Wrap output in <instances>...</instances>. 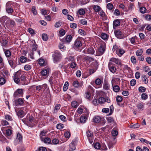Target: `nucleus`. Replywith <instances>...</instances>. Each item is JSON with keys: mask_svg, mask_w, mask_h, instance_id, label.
I'll return each mask as SVG.
<instances>
[{"mask_svg": "<svg viewBox=\"0 0 151 151\" xmlns=\"http://www.w3.org/2000/svg\"><path fill=\"white\" fill-rule=\"evenodd\" d=\"M9 18L6 16H4L0 18V22L1 23H4V22L6 20H8Z\"/></svg>", "mask_w": 151, "mask_h": 151, "instance_id": "16", "label": "nucleus"}, {"mask_svg": "<svg viewBox=\"0 0 151 151\" xmlns=\"http://www.w3.org/2000/svg\"><path fill=\"white\" fill-rule=\"evenodd\" d=\"M17 138L18 139V140H19V142H21L22 140V136L19 133L17 134Z\"/></svg>", "mask_w": 151, "mask_h": 151, "instance_id": "57", "label": "nucleus"}, {"mask_svg": "<svg viewBox=\"0 0 151 151\" xmlns=\"http://www.w3.org/2000/svg\"><path fill=\"white\" fill-rule=\"evenodd\" d=\"M5 83V80L3 78H0V84L2 85L4 84Z\"/></svg>", "mask_w": 151, "mask_h": 151, "instance_id": "64", "label": "nucleus"}, {"mask_svg": "<svg viewBox=\"0 0 151 151\" xmlns=\"http://www.w3.org/2000/svg\"><path fill=\"white\" fill-rule=\"evenodd\" d=\"M24 69L26 70H29L31 68V66L29 65H26L24 66Z\"/></svg>", "mask_w": 151, "mask_h": 151, "instance_id": "50", "label": "nucleus"}, {"mask_svg": "<svg viewBox=\"0 0 151 151\" xmlns=\"http://www.w3.org/2000/svg\"><path fill=\"white\" fill-rule=\"evenodd\" d=\"M72 37L71 35H68L66 36L65 38V40L66 42H70L72 40Z\"/></svg>", "mask_w": 151, "mask_h": 151, "instance_id": "36", "label": "nucleus"}, {"mask_svg": "<svg viewBox=\"0 0 151 151\" xmlns=\"http://www.w3.org/2000/svg\"><path fill=\"white\" fill-rule=\"evenodd\" d=\"M56 127L58 129H60L64 127V125L63 124H58L57 125Z\"/></svg>", "mask_w": 151, "mask_h": 151, "instance_id": "53", "label": "nucleus"}, {"mask_svg": "<svg viewBox=\"0 0 151 151\" xmlns=\"http://www.w3.org/2000/svg\"><path fill=\"white\" fill-rule=\"evenodd\" d=\"M120 25V22L118 19H116L114 21L113 23L114 26L116 27L119 26Z\"/></svg>", "mask_w": 151, "mask_h": 151, "instance_id": "25", "label": "nucleus"}, {"mask_svg": "<svg viewBox=\"0 0 151 151\" xmlns=\"http://www.w3.org/2000/svg\"><path fill=\"white\" fill-rule=\"evenodd\" d=\"M113 87V90L115 92H118L119 91L120 87L118 85H115L112 86Z\"/></svg>", "mask_w": 151, "mask_h": 151, "instance_id": "19", "label": "nucleus"}, {"mask_svg": "<svg viewBox=\"0 0 151 151\" xmlns=\"http://www.w3.org/2000/svg\"><path fill=\"white\" fill-rule=\"evenodd\" d=\"M5 119L8 121H12V117L11 116L8 114L5 115Z\"/></svg>", "mask_w": 151, "mask_h": 151, "instance_id": "44", "label": "nucleus"}, {"mask_svg": "<svg viewBox=\"0 0 151 151\" xmlns=\"http://www.w3.org/2000/svg\"><path fill=\"white\" fill-rule=\"evenodd\" d=\"M27 58L24 56H21L20 58V61L22 63H24L27 61Z\"/></svg>", "mask_w": 151, "mask_h": 151, "instance_id": "48", "label": "nucleus"}, {"mask_svg": "<svg viewBox=\"0 0 151 151\" xmlns=\"http://www.w3.org/2000/svg\"><path fill=\"white\" fill-rule=\"evenodd\" d=\"M140 126V125L138 123H136L133 125H131L130 126L131 128L133 129H136L139 128Z\"/></svg>", "mask_w": 151, "mask_h": 151, "instance_id": "42", "label": "nucleus"}, {"mask_svg": "<svg viewBox=\"0 0 151 151\" xmlns=\"http://www.w3.org/2000/svg\"><path fill=\"white\" fill-rule=\"evenodd\" d=\"M5 24L7 27H13L15 25V23L13 20L10 19L9 18L6 22Z\"/></svg>", "mask_w": 151, "mask_h": 151, "instance_id": "7", "label": "nucleus"}, {"mask_svg": "<svg viewBox=\"0 0 151 151\" xmlns=\"http://www.w3.org/2000/svg\"><path fill=\"white\" fill-rule=\"evenodd\" d=\"M59 48L62 51H63L65 50L66 47L65 46L63 43H60L59 45Z\"/></svg>", "mask_w": 151, "mask_h": 151, "instance_id": "29", "label": "nucleus"}, {"mask_svg": "<svg viewBox=\"0 0 151 151\" xmlns=\"http://www.w3.org/2000/svg\"><path fill=\"white\" fill-rule=\"evenodd\" d=\"M103 88L105 90H108L109 88V86L106 82H104L103 86Z\"/></svg>", "mask_w": 151, "mask_h": 151, "instance_id": "21", "label": "nucleus"}, {"mask_svg": "<svg viewBox=\"0 0 151 151\" xmlns=\"http://www.w3.org/2000/svg\"><path fill=\"white\" fill-rule=\"evenodd\" d=\"M69 84L68 82H66L63 87V90L65 91H67L68 88Z\"/></svg>", "mask_w": 151, "mask_h": 151, "instance_id": "38", "label": "nucleus"}, {"mask_svg": "<svg viewBox=\"0 0 151 151\" xmlns=\"http://www.w3.org/2000/svg\"><path fill=\"white\" fill-rule=\"evenodd\" d=\"M23 95V89H18L14 93V96L15 97H19L22 96Z\"/></svg>", "mask_w": 151, "mask_h": 151, "instance_id": "8", "label": "nucleus"}, {"mask_svg": "<svg viewBox=\"0 0 151 151\" xmlns=\"http://www.w3.org/2000/svg\"><path fill=\"white\" fill-rule=\"evenodd\" d=\"M77 64L75 62H72L70 64V67L73 69L75 68L76 67Z\"/></svg>", "mask_w": 151, "mask_h": 151, "instance_id": "52", "label": "nucleus"}, {"mask_svg": "<svg viewBox=\"0 0 151 151\" xmlns=\"http://www.w3.org/2000/svg\"><path fill=\"white\" fill-rule=\"evenodd\" d=\"M106 120H107V121L108 122V123H111L112 122H114V120L113 118L108 117H106Z\"/></svg>", "mask_w": 151, "mask_h": 151, "instance_id": "56", "label": "nucleus"}, {"mask_svg": "<svg viewBox=\"0 0 151 151\" xmlns=\"http://www.w3.org/2000/svg\"><path fill=\"white\" fill-rule=\"evenodd\" d=\"M66 60H67L68 61H71V62L74 61V57L71 56L69 57L68 58H66Z\"/></svg>", "mask_w": 151, "mask_h": 151, "instance_id": "51", "label": "nucleus"}, {"mask_svg": "<svg viewBox=\"0 0 151 151\" xmlns=\"http://www.w3.org/2000/svg\"><path fill=\"white\" fill-rule=\"evenodd\" d=\"M41 141H43L45 143L47 144H49L51 142V140L48 137H41Z\"/></svg>", "mask_w": 151, "mask_h": 151, "instance_id": "12", "label": "nucleus"}, {"mask_svg": "<svg viewBox=\"0 0 151 151\" xmlns=\"http://www.w3.org/2000/svg\"><path fill=\"white\" fill-rule=\"evenodd\" d=\"M71 106L73 107L76 108L78 106V104L77 101H74L72 102Z\"/></svg>", "mask_w": 151, "mask_h": 151, "instance_id": "41", "label": "nucleus"}, {"mask_svg": "<svg viewBox=\"0 0 151 151\" xmlns=\"http://www.w3.org/2000/svg\"><path fill=\"white\" fill-rule=\"evenodd\" d=\"M4 53L6 55V56L7 58H10L11 55V52L8 50H6L4 51Z\"/></svg>", "mask_w": 151, "mask_h": 151, "instance_id": "31", "label": "nucleus"}, {"mask_svg": "<svg viewBox=\"0 0 151 151\" xmlns=\"http://www.w3.org/2000/svg\"><path fill=\"white\" fill-rule=\"evenodd\" d=\"M55 62H57L59 60L62 58L61 55L58 51L56 50L54 54L53 55Z\"/></svg>", "mask_w": 151, "mask_h": 151, "instance_id": "4", "label": "nucleus"}, {"mask_svg": "<svg viewBox=\"0 0 151 151\" xmlns=\"http://www.w3.org/2000/svg\"><path fill=\"white\" fill-rule=\"evenodd\" d=\"M109 68L110 71L113 73H114L116 72V69L114 66L109 67Z\"/></svg>", "mask_w": 151, "mask_h": 151, "instance_id": "32", "label": "nucleus"}, {"mask_svg": "<svg viewBox=\"0 0 151 151\" xmlns=\"http://www.w3.org/2000/svg\"><path fill=\"white\" fill-rule=\"evenodd\" d=\"M103 83V80H101L99 78L96 79L95 81V84L98 86H101Z\"/></svg>", "mask_w": 151, "mask_h": 151, "instance_id": "13", "label": "nucleus"}, {"mask_svg": "<svg viewBox=\"0 0 151 151\" xmlns=\"http://www.w3.org/2000/svg\"><path fill=\"white\" fill-rule=\"evenodd\" d=\"M17 114L19 117L22 118L25 115V114L23 111L21 110L18 111L17 113Z\"/></svg>", "mask_w": 151, "mask_h": 151, "instance_id": "14", "label": "nucleus"}, {"mask_svg": "<svg viewBox=\"0 0 151 151\" xmlns=\"http://www.w3.org/2000/svg\"><path fill=\"white\" fill-rule=\"evenodd\" d=\"M101 37L104 40H106L108 39L107 35L105 33H102L101 35Z\"/></svg>", "mask_w": 151, "mask_h": 151, "instance_id": "43", "label": "nucleus"}, {"mask_svg": "<svg viewBox=\"0 0 151 151\" xmlns=\"http://www.w3.org/2000/svg\"><path fill=\"white\" fill-rule=\"evenodd\" d=\"M142 80L145 84H147L148 83V80L147 79V77L144 76L143 77L142 76Z\"/></svg>", "mask_w": 151, "mask_h": 151, "instance_id": "46", "label": "nucleus"}, {"mask_svg": "<svg viewBox=\"0 0 151 151\" xmlns=\"http://www.w3.org/2000/svg\"><path fill=\"white\" fill-rule=\"evenodd\" d=\"M6 11L9 14H12L14 11L12 8H6Z\"/></svg>", "mask_w": 151, "mask_h": 151, "instance_id": "33", "label": "nucleus"}, {"mask_svg": "<svg viewBox=\"0 0 151 151\" xmlns=\"http://www.w3.org/2000/svg\"><path fill=\"white\" fill-rule=\"evenodd\" d=\"M82 46V40L80 38H77L75 41L73 46L74 48L76 49Z\"/></svg>", "mask_w": 151, "mask_h": 151, "instance_id": "5", "label": "nucleus"}, {"mask_svg": "<svg viewBox=\"0 0 151 151\" xmlns=\"http://www.w3.org/2000/svg\"><path fill=\"white\" fill-rule=\"evenodd\" d=\"M39 63L40 65H44L45 64V61L43 59H40L39 61Z\"/></svg>", "mask_w": 151, "mask_h": 151, "instance_id": "60", "label": "nucleus"}, {"mask_svg": "<svg viewBox=\"0 0 151 151\" xmlns=\"http://www.w3.org/2000/svg\"><path fill=\"white\" fill-rule=\"evenodd\" d=\"M136 83V80L135 79H133L130 81V84L131 86H134L135 85Z\"/></svg>", "mask_w": 151, "mask_h": 151, "instance_id": "61", "label": "nucleus"}, {"mask_svg": "<svg viewBox=\"0 0 151 151\" xmlns=\"http://www.w3.org/2000/svg\"><path fill=\"white\" fill-rule=\"evenodd\" d=\"M143 52V51L142 49H140L139 50H137L136 53V54L137 56H139L142 55Z\"/></svg>", "mask_w": 151, "mask_h": 151, "instance_id": "40", "label": "nucleus"}, {"mask_svg": "<svg viewBox=\"0 0 151 151\" xmlns=\"http://www.w3.org/2000/svg\"><path fill=\"white\" fill-rule=\"evenodd\" d=\"M17 58L13 56L7 58L9 63L12 68H14L16 66V62L17 61Z\"/></svg>", "mask_w": 151, "mask_h": 151, "instance_id": "2", "label": "nucleus"}, {"mask_svg": "<svg viewBox=\"0 0 151 151\" xmlns=\"http://www.w3.org/2000/svg\"><path fill=\"white\" fill-rule=\"evenodd\" d=\"M106 7L108 9L110 10H112L113 8V5L111 3H108L107 4Z\"/></svg>", "mask_w": 151, "mask_h": 151, "instance_id": "45", "label": "nucleus"}, {"mask_svg": "<svg viewBox=\"0 0 151 151\" xmlns=\"http://www.w3.org/2000/svg\"><path fill=\"white\" fill-rule=\"evenodd\" d=\"M119 80L118 78H114L112 79L111 81V84L112 86H113L115 85H116V84L117 83V81Z\"/></svg>", "mask_w": 151, "mask_h": 151, "instance_id": "22", "label": "nucleus"}, {"mask_svg": "<svg viewBox=\"0 0 151 151\" xmlns=\"http://www.w3.org/2000/svg\"><path fill=\"white\" fill-rule=\"evenodd\" d=\"M42 38L44 41H46L48 40V38L46 34L43 33L42 35Z\"/></svg>", "mask_w": 151, "mask_h": 151, "instance_id": "47", "label": "nucleus"}, {"mask_svg": "<svg viewBox=\"0 0 151 151\" xmlns=\"http://www.w3.org/2000/svg\"><path fill=\"white\" fill-rule=\"evenodd\" d=\"M27 31L31 35H35L36 34L34 30L31 28H29Z\"/></svg>", "mask_w": 151, "mask_h": 151, "instance_id": "28", "label": "nucleus"}, {"mask_svg": "<svg viewBox=\"0 0 151 151\" xmlns=\"http://www.w3.org/2000/svg\"><path fill=\"white\" fill-rule=\"evenodd\" d=\"M86 135L88 138H89L92 137L93 135V134L92 132L88 130L86 132Z\"/></svg>", "mask_w": 151, "mask_h": 151, "instance_id": "24", "label": "nucleus"}, {"mask_svg": "<svg viewBox=\"0 0 151 151\" xmlns=\"http://www.w3.org/2000/svg\"><path fill=\"white\" fill-rule=\"evenodd\" d=\"M147 95L146 93H143L141 95V98L143 100H145L148 98Z\"/></svg>", "mask_w": 151, "mask_h": 151, "instance_id": "34", "label": "nucleus"}, {"mask_svg": "<svg viewBox=\"0 0 151 151\" xmlns=\"http://www.w3.org/2000/svg\"><path fill=\"white\" fill-rule=\"evenodd\" d=\"M93 121L96 123L99 122L101 120V118L99 116H96L93 118Z\"/></svg>", "mask_w": 151, "mask_h": 151, "instance_id": "18", "label": "nucleus"}, {"mask_svg": "<svg viewBox=\"0 0 151 151\" xmlns=\"http://www.w3.org/2000/svg\"><path fill=\"white\" fill-rule=\"evenodd\" d=\"M78 12L80 15H84L85 13V11L83 9H81L78 10Z\"/></svg>", "mask_w": 151, "mask_h": 151, "instance_id": "59", "label": "nucleus"}, {"mask_svg": "<svg viewBox=\"0 0 151 151\" xmlns=\"http://www.w3.org/2000/svg\"><path fill=\"white\" fill-rule=\"evenodd\" d=\"M139 10L141 13L144 14L146 12L147 10L145 7L142 6L140 8Z\"/></svg>", "mask_w": 151, "mask_h": 151, "instance_id": "35", "label": "nucleus"}, {"mask_svg": "<svg viewBox=\"0 0 151 151\" xmlns=\"http://www.w3.org/2000/svg\"><path fill=\"white\" fill-rule=\"evenodd\" d=\"M122 100V97L119 96H118L116 98V100L117 102H120Z\"/></svg>", "mask_w": 151, "mask_h": 151, "instance_id": "63", "label": "nucleus"}, {"mask_svg": "<svg viewBox=\"0 0 151 151\" xmlns=\"http://www.w3.org/2000/svg\"><path fill=\"white\" fill-rule=\"evenodd\" d=\"M93 9L96 12H98L100 11L101 8L99 6L94 5L93 6Z\"/></svg>", "mask_w": 151, "mask_h": 151, "instance_id": "26", "label": "nucleus"}, {"mask_svg": "<svg viewBox=\"0 0 151 151\" xmlns=\"http://www.w3.org/2000/svg\"><path fill=\"white\" fill-rule=\"evenodd\" d=\"M59 33L60 35L59 36L61 37L64 35L65 32V30L63 29H61Z\"/></svg>", "mask_w": 151, "mask_h": 151, "instance_id": "62", "label": "nucleus"}, {"mask_svg": "<svg viewBox=\"0 0 151 151\" xmlns=\"http://www.w3.org/2000/svg\"><path fill=\"white\" fill-rule=\"evenodd\" d=\"M48 70L47 69H44L42 70L41 72V73L43 76H45L46 77L48 76Z\"/></svg>", "mask_w": 151, "mask_h": 151, "instance_id": "15", "label": "nucleus"}, {"mask_svg": "<svg viewBox=\"0 0 151 151\" xmlns=\"http://www.w3.org/2000/svg\"><path fill=\"white\" fill-rule=\"evenodd\" d=\"M144 103H139L137 104V106L138 109L142 110V109H143L144 107Z\"/></svg>", "mask_w": 151, "mask_h": 151, "instance_id": "27", "label": "nucleus"}, {"mask_svg": "<svg viewBox=\"0 0 151 151\" xmlns=\"http://www.w3.org/2000/svg\"><path fill=\"white\" fill-rule=\"evenodd\" d=\"M13 3L11 1H8L6 4V8H12V5L13 4Z\"/></svg>", "mask_w": 151, "mask_h": 151, "instance_id": "37", "label": "nucleus"}, {"mask_svg": "<svg viewBox=\"0 0 151 151\" xmlns=\"http://www.w3.org/2000/svg\"><path fill=\"white\" fill-rule=\"evenodd\" d=\"M105 99L103 97H101L98 100L99 103L103 104L105 102Z\"/></svg>", "mask_w": 151, "mask_h": 151, "instance_id": "30", "label": "nucleus"}, {"mask_svg": "<svg viewBox=\"0 0 151 151\" xmlns=\"http://www.w3.org/2000/svg\"><path fill=\"white\" fill-rule=\"evenodd\" d=\"M118 48L116 46H114L113 47V50H114V51L116 50V54L119 56L121 57L125 52V51L123 49H118Z\"/></svg>", "mask_w": 151, "mask_h": 151, "instance_id": "3", "label": "nucleus"}, {"mask_svg": "<svg viewBox=\"0 0 151 151\" xmlns=\"http://www.w3.org/2000/svg\"><path fill=\"white\" fill-rule=\"evenodd\" d=\"M17 102V103L16 104V106H17L21 105H22L24 103L23 100L21 98L18 99Z\"/></svg>", "mask_w": 151, "mask_h": 151, "instance_id": "23", "label": "nucleus"}, {"mask_svg": "<svg viewBox=\"0 0 151 151\" xmlns=\"http://www.w3.org/2000/svg\"><path fill=\"white\" fill-rule=\"evenodd\" d=\"M86 49L87 53L93 54L95 52V50L93 47L86 48Z\"/></svg>", "mask_w": 151, "mask_h": 151, "instance_id": "11", "label": "nucleus"}, {"mask_svg": "<svg viewBox=\"0 0 151 151\" xmlns=\"http://www.w3.org/2000/svg\"><path fill=\"white\" fill-rule=\"evenodd\" d=\"M114 34L119 39H123L125 37V36L120 30H116L114 32Z\"/></svg>", "mask_w": 151, "mask_h": 151, "instance_id": "6", "label": "nucleus"}, {"mask_svg": "<svg viewBox=\"0 0 151 151\" xmlns=\"http://www.w3.org/2000/svg\"><path fill=\"white\" fill-rule=\"evenodd\" d=\"M80 23L83 25H86L87 24V21L85 19H82L80 20Z\"/></svg>", "mask_w": 151, "mask_h": 151, "instance_id": "58", "label": "nucleus"}, {"mask_svg": "<svg viewBox=\"0 0 151 151\" xmlns=\"http://www.w3.org/2000/svg\"><path fill=\"white\" fill-rule=\"evenodd\" d=\"M87 116L84 115H82L81 117L80 118V121L82 123H84L86 122V120L87 119Z\"/></svg>", "mask_w": 151, "mask_h": 151, "instance_id": "17", "label": "nucleus"}, {"mask_svg": "<svg viewBox=\"0 0 151 151\" xmlns=\"http://www.w3.org/2000/svg\"><path fill=\"white\" fill-rule=\"evenodd\" d=\"M138 90L140 92H144L146 90V88L144 87L140 86Z\"/></svg>", "mask_w": 151, "mask_h": 151, "instance_id": "39", "label": "nucleus"}, {"mask_svg": "<svg viewBox=\"0 0 151 151\" xmlns=\"http://www.w3.org/2000/svg\"><path fill=\"white\" fill-rule=\"evenodd\" d=\"M137 37L136 36L130 38L129 40L132 44L135 45V40L137 39Z\"/></svg>", "mask_w": 151, "mask_h": 151, "instance_id": "20", "label": "nucleus"}, {"mask_svg": "<svg viewBox=\"0 0 151 151\" xmlns=\"http://www.w3.org/2000/svg\"><path fill=\"white\" fill-rule=\"evenodd\" d=\"M94 147L96 149H99L100 148L101 145L99 143L96 142L94 145Z\"/></svg>", "mask_w": 151, "mask_h": 151, "instance_id": "54", "label": "nucleus"}, {"mask_svg": "<svg viewBox=\"0 0 151 151\" xmlns=\"http://www.w3.org/2000/svg\"><path fill=\"white\" fill-rule=\"evenodd\" d=\"M76 148L74 145L73 143H71L70 145V151H73L75 150Z\"/></svg>", "mask_w": 151, "mask_h": 151, "instance_id": "55", "label": "nucleus"}, {"mask_svg": "<svg viewBox=\"0 0 151 151\" xmlns=\"http://www.w3.org/2000/svg\"><path fill=\"white\" fill-rule=\"evenodd\" d=\"M105 51L104 46L102 45L100 46L98 48V55L100 56L103 54Z\"/></svg>", "mask_w": 151, "mask_h": 151, "instance_id": "9", "label": "nucleus"}, {"mask_svg": "<svg viewBox=\"0 0 151 151\" xmlns=\"http://www.w3.org/2000/svg\"><path fill=\"white\" fill-rule=\"evenodd\" d=\"M14 82L17 83H19L20 81H24L26 80L24 76L19 73H17L14 76Z\"/></svg>", "mask_w": 151, "mask_h": 151, "instance_id": "1", "label": "nucleus"}, {"mask_svg": "<svg viewBox=\"0 0 151 151\" xmlns=\"http://www.w3.org/2000/svg\"><path fill=\"white\" fill-rule=\"evenodd\" d=\"M110 61H112L113 63H115L118 65H120L121 63V60L114 58H111L110 59Z\"/></svg>", "mask_w": 151, "mask_h": 151, "instance_id": "10", "label": "nucleus"}, {"mask_svg": "<svg viewBox=\"0 0 151 151\" xmlns=\"http://www.w3.org/2000/svg\"><path fill=\"white\" fill-rule=\"evenodd\" d=\"M47 132L45 130H43L41 132L40 134V137L41 139V137H44V136H45Z\"/></svg>", "mask_w": 151, "mask_h": 151, "instance_id": "49", "label": "nucleus"}]
</instances>
